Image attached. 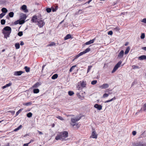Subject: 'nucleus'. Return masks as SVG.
Wrapping results in <instances>:
<instances>
[{
    "mask_svg": "<svg viewBox=\"0 0 146 146\" xmlns=\"http://www.w3.org/2000/svg\"><path fill=\"white\" fill-rule=\"evenodd\" d=\"M68 136V132L64 131L58 133L57 136L56 137L55 139L56 140H61L62 141H65L67 139V138Z\"/></svg>",
    "mask_w": 146,
    "mask_h": 146,
    "instance_id": "obj_1",
    "label": "nucleus"
},
{
    "mask_svg": "<svg viewBox=\"0 0 146 146\" xmlns=\"http://www.w3.org/2000/svg\"><path fill=\"white\" fill-rule=\"evenodd\" d=\"M81 118L80 117H76L75 118H71V122L70 124L72 126L74 127L75 125H77L78 124L76 123L77 121H79Z\"/></svg>",
    "mask_w": 146,
    "mask_h": 146,
    "instance_id": "obj_2",
    "label": "nucleus"
},
{
    "mask_svg": "<svg viewBox=\"0 0 146 146\" xmlns=\"http://www.w3.org/2000/svg\"><path fill=\"white\" fill-rule=\"evenodd\" d=\"M146 143L143 142L139 141L134 142L133 143V145L134 146H144Z\"/></svg>",
    "mask_w": 146,
    "mask_h": 146,
    "instance_id": "obj_3",
    "label": "nucleus"
},
{
    "mask_svg": "<svg viewBox=\"0 0 146 146\" xmlns=\"http://www.w3.org/2000/svg\"><path fill=\"white\" fill-rule=\"evenodd\" d=\"M121 63L122 62L120 61H119L117 63V64L115 66L112 71V73H114L118 68L119 67Z\"/></svg>",
    "mask_w": 146,
    "mask_h": 146,
    "instance_id": "obj_4",
    "label": "nucleus"
},
{
    "mask_svg": "<svg viewBox=\"0 0 146 146\" xmlns=\"http://www.w3.org/2000/svg\"><path fill=\"white\" fill-rule=\"evenodd\" d=\"M11 32L8 31H2V33L4 35V38L7 39L8 37H9V35L11 33Z\"/></svg>",
    "mask_w": 146,
    "mask_h": 146,
    "instance_id": "obj_5",
    "label": "nucleus"
},
{
    "mask_svg": "<svg viewBox=\"0 0 146 146\" xmlns=\"http://www.w3.org/2000/svg\"><path fill=\"white\" fill-rule=\"evenodd\" d=\"M44 22L42 20L38 21V25L40 27H42L44 25Z\"/></svg>",
    "mask_w": 146,
    "mask_h": 146,
    "instance_id": "obj_6",
    "label": "nucleus"
},
{
    "mask_svg": "<svg viewBox=\"0 0 146 146\" xmlns=\"http://www.w3.org/2000/svg\"><path fill=\"white\" fill-rule=\"evenodd\" d=\"M109 85L107 84H103L102 85L99 86L100 88L101 89H106L109 87Z\"/></svg>",
    "mask_w": 146,
    "mask_h": 146,
    "instance_id": "obj_7",
    "label": "nucleus"
},
{
    "mask_svg": "<svg viewBox=\"0 0 146 146\" xmlns=\"http://www.w3.org/2000/svg\"><path fill=\"white\" fill-rule=\"evenodd\" d=\"M24 73V72L21 71H15L14 72V75L15 76H20L21 75V74Z\"/></svg>",
    "mask_w": 146,
    "mask_h": 146,
    "instance_id": "obj_8",
    "label": "nucleus"
},
{
    "mask_svg": "<svg viewBox=\"0 0 146 146\" xmlns=\"http://www.w3.org/2000/svg\"><path fill=\"white\" fill-rule=\"evenodd\" d=\"M90 137L96 139L97 138V135L96 133V132L95 131H94L92 133Z\"/></svg>",
    "mask_w": 146,
    "mask_h": 146,
    "instance_id": "obj_9",
    "label": "nucleus"
},
{
    "mask_svg": "<svg viewBox=\"0 0 146 146\" xmlns=\"http://www.w3.org/2000/svg\"><path fill=\"white\" fill-rule=\"evenodd\" d=\"M2 31L11 32V29L10 27L6 26L3 28Z\"/></svg>",
    "mask_w": 146,
    "mask_h": 146,
    "instance_id": "obj_10",
    "label": "nucleus"
},
{
    "mask_svg": "<svg viewBox=\"0 0 146 146\" xmlns=\"http://www.w3.org/2000/svg\"><path fill=\"white\" fill-rule=\"evenodd\" d=\"M94 107L99 110H101L102 108V106L101 105L97 104H95Z\"/></svg>",
    "mask_w": 146,
    "mask_h": 146,
    "instance_id": "obj_11",
    "label": "nucleus"
},
{
    "mask_svg": "<svg viewBox=\"0 0 146 146\" xmlns=\"http://www.w3.org/2000/svg\"><path fill=\"white\" fill-rule=\"evenodd\" d=\"M124 53V52L123 50H121L120 52L119 53V54L118 55V57L120 58H122L123 55Z\"/></svg>",
    "mask_w": 146,
    "mask_h": 146,
    "instance_id": "obj_12",
    "label": "nucleus"
},
{
    "mask_svg": "<svg viewBox=\"0 0 146 146\" xmlns=\"http://www.w3.org/2000/svg\"><path fill=\"white\" fill-rule=\"evenodd\" d=\"M95 40V38L93 39L92 40H90V41L86 42L85 43V44L86 45H89L90 44H91L93 43H94Z\"/></svg>",
    "mask_w": 146,
    "mask_h": 146,
    "instance_id": "obj_13",
    "label": "nucleus"
},
{
    "mask_svg": "<svg viewBox=\"0 0 146 146\" xmlns=\"http://www.w3.org/2000/svg\"><path fill=\"white\" fill-rule=\"evenodd\" d=\"M40 84L38 82H36V84H35L33 86V88H36L38 87L40 85Z\"/></svg>",
    "mask_w": 146,
    "mask_h": 146,
    "instance_id": "obj_14",
    "label": "nucleus"
},
{
    "mask_svg": "<svg viewBox=\"0 0 146 146\" xmlns=\"http://www.w3.org/2000/svg\"><path fill=\"white\" fill-rule=\"evenodd\" d=\"M146 59V56L142 55L139 57V59L140 60H143Z\"/></svg>",
    "mask_w": 146,
    "mask_h": 146,
    "instance_id": "obj_15",
    "label": "nucleus"
},
{
    "mask_svg": "<svg viewBox=\"0 0 146 146\" xmlns=\"http://www.w3.org/2000/svg\"><path fill=\"white\" fill-rule=\"evenodd\" d=\"M21 9L23 10H25V12L28 11V10H27V6L25 5H23L21 7Z\"/></svg>",
    "mask_w": 146,
    "mask_h": 146,
    "instance_id": "obj_16",
    "label": "nucleus"
},
{
    "mask_svg": "<svg viewBox=\"0 0 146 146\" xmlns=\"http://www.w3.org/2000/svg\"><path fill=\"white\" fill-rule=\"evenodd\" d=\"M21 18L25 20L27 17L26 15L24 14H22L21 15Z\"/></svg>",
    "mask_w": 146,
    "mask_h": 146,
    "instance_id": "obj_17",
    "label": "nucleus"
},
{
    "mask_svg": "<svg viewBox=\"0 0 146 146\" xmlns=\"http://www.w3.org/2000/svg\"><path fill=\"white\" fill-rule=\"evenodd\" d=\"M71 36L70 35L68 34L64 38L65 40H67L71 38Z\"/></svg>",
    "mask_w": 146,
    "mask_h": 146,
    "instance_id": "obj_18",
    "label": "nucleus"
},
{
    "mask_svg": "<svg viewBox=\"0 0 146 146\" xmlns=\"http://www.w3.org/2000/svg\"><path fill=\"white\" fill-rule=\"evenodd\" d=\"M37 19V16L35 15H34L33 17L31 19V21L33 22H36V20Z\"/></svg>",
    "mask_w": 146,
    "mask_h": 146,
    "instance_id": "obj_19",
    "label": "nucleus"
},
{
    "mask_svg": "<svg viewBox=\"0 0 146 146\" xmlns=\"http://www.w3.org/2000/svg\"><path fill=\"white\" fill-rule=\"evenodd\" d=\"M130 50V48L129 46H128L127 47V48H126V49L125 51V54H127L129 52Z\"/></svg>",
    "mask_w": 146,
    "mask_h": 146,
    "instance_id": "obj_20",
    "label": "nucleus"
},
{
    "mask_svg": "<svg viewBox=\"0 0 146 146\" xmlns=\"http://www.w3.org/2000/svg\"><path fill=\"white\" fill-rule=\"evenodd\" d=\"M143 110L144 111H146V103L143 106V107L141 108L140 111Z\"/></svg>",
    "mask_w": 146,
    "mask_h": 146,
    "instance_id": "obj_21",
    "label": "nucleus"
},
{
    "mask_svg": "<svg viewBox=\"0 0 146 146\" xmlns=\"http://www.w3.org/2000/svg\"><path fill=\"white\" fill-rule=\"evenodd\" d=\"M33 93L35 94L38 93L39 92V90L38 88L35 89L33 90Z\"/></svg>",
    "mask_w": 146,
    "mask_h": 146,
    "instance_id": "obj_22",
    "label": "nucleus"
},
{
    "mask_svg": "<svg viewBox=\"0 0 146 146\" xmlns=\"http://www.w3.org/2000/svg\"><path fill=\"white\" fill-rule=\"evenodd\" d=\"M1 11L5 14L7 12V10L6 8H3L1 9Z\"/></svg>",
    "mask_w": 146,
    "mask_h": 146,
    "instance_id": "obj_23",
    "label": "nucleus"
},
{
    "mask_svg": "<svg viewBox=\"0 0 146 146\" xmlns=\"http://www.w3.org/2000/svg\"><path fill=\"white\" fill-rule=\"evenodd\" d=\"M58 77V74H55L54 75H53L52 77V79H55L57 78Z\"/></svg>",
    "mask_w": 146,
    "mask_h": 146,
    "instance_id": "obj_24",
    "label": "nucleus"
},
{
    "mask_svg": "<svg viewBox=\"0 0 146 146\" xmlns=\"http://www.w3.org/2000/svg\"><path fill=\"white\" fill-rule=\"evenodd\" d=\"M56 45V44L54 42H51L47 46H54Z\"/></svg>",
    "mask_w": 146,
    "mask_h": 146,
    "instance_id": "obj_25",
    "label": "nucleus"
},
{
    "mask_svg": "<svg viewBox=\"0 0 146 146\" xmlns=\"http://www.w3.org/2000/svg\"><path fill=\"white\" fill-rule=\"evenodd\" d=\"M24 69L27 72H29L30 71V68L27 66H26L25 67Z\"/></svg>",
    "mask_w": 146,
    "mask_h": 146,
    "instance_id": "obj_26",
    "label": "nucleus"
},
{
    "mask_svg": "<svg viewBox=\"0 0 146 146\" xmlns=\"http://www.w3.org/2000/svg\"><path fill=\"white\" fill-rule=\"evenodd\" d=\"M68 94L70 96H72L74 94V93L73 91H70L68 92Z\"/></svg>",
    "mask_w": 146,
    "mask_h": 146,
    "instance_id": "obj_27",
    "label": "nucleus"
},
{
    "mask_svg": "<svg viewBox=\"0 0 146 146\" xmlns=\"http://www.w3.org/2000/svg\"><path fill=\"white\" fill-rule=\"evenodd\" d=\"M14 13L13 12H11L9 13V16L10 17H12L13 16Z\"/></svg>",
    "mask_w": 146,
    "mask_h": 146,
    "instance_id": "obj_28",
    "label": "nucleus"
},
{
    "mask_svg": "<svg viewBox=\"0 0 146 146\" xmlns=\"http://www.w3.org/2000/svg\"><path fill=\"white\" fill-rule=\"evenodd\" d=\"M15 46L16 49H18L20 48V45L19 43H16L15 44Z\"/></svg>",
    "mask_w": 146,
    "mask_h": 146,
    "instance_id": "obj_29",
    "label": "nucleus"
},
{
    "mask_svg": "<svg viewBox=\"0 0 146 146\" xmlns=\"http://www.w3.org/2000/svg\"><path fill=\"white\" fill-rule=\"evenodd\" d=\"M22 127V125H20L19 127H18L17 128H16L14 130V131H17L19 130Z\"/></svg>",
    "mask_w": 146,
    "mask_h": 146,
    "instance_id": "obj_30",
    "label": "nucleus"
},
{
    "mask_svg": "<svg viewBox=\"0 0 146 146\" xmlns=\"http://www.w3.org/2000/svg\"><path fill=\"white\" fill-rule=\"evenodd\" d=\"M76 66V65H74L72 66L70 69L69 70V71L70 72H72V71L74 70V68Z\"/></svg>",
    "mask_w": 146,
    "mask_h": 146,
    "instance_id": "obj_31",
    "label": "nucleus"
},
{
    "mask_svg": "<svg viewBox=\"0 0 146 146\" xmlns=\"http://www.w3.org/2000/svg\"><path fill=\"white\" fill-rule=\"evenodd\" d=\"M115 99H116L115 98V97H114L113 98L111 99V100H108L106 101L105 102L106 103H108V102H110L112 101L113 100Z\"/></svg>",
    "mask_w": 146,
    "mask_h": 146,
    "instance_id": "obj_32",
    "label": "nucleus"
},
{
    "mask_svg": "<svg viewBox=\"0 0 146 146\" xmlns=\"http://www.w3.org/2000/svg\"><path fill=\"white\" fill-rule=\"evenodd\" d=\"M19 20V24H20L21 25L23 24L25 22V21L24 20L22 19L21 20Z\"/></svg>",
    "mask_w": 146,
    "mask_h": 146,
    "instance_id": "obj_33",
    "label": "nucleus"
},
{
    "mask_svg": "<svg viewBox=\"0 0 146 146\" xmlns=\"http://www.w3.org/2000/svg\"><path fill=\"white\" fill-rule=\"evenodd\" d=\"M27 115L28 117H32V113L31 112H29L27 114Z\"/></svg>",
    "mask_w": 146,
    "mask_h": 146,
    "instance_id": "obj_34",
    "label": "nucleus"
},
{
    "mask_svg": "<svg viewBox=\"0 0 146 146\" xmlns=\"http://www.w3.org/2000/svg\"><path fill=\"white\" fill-rule=\"evenodd\" d=\"M1 23L2 25H4L5 23V21L4 19H2L1 21Z\"/></svg>",
    "mask_w": 146,
    "mask_h": 146,
    "instance_id": "obj_35",
    "label": "nucleus"
},
{
    "mask_svg": "<svg viewBox=\"0 0 146 146\" xmlns=\"http://www.w3.org/2000/svg\"><path fill=\"white\" fill-rule=\"evenodd\" d=\"M46 10L47 13H49L51 11L52 9L50 8H48L46 9Z\"/></svg>",
    "mask_w": 146,
    "mask_h": 146,
    "instance_id": "obj_36",
    "label": "nucleus"
},
{
    "mask_svg": "<svg viewBox=\"0 0 146 146\" xmlns=\"http://www.w3.org/2000/svg\"><path fill=\"white\" fill-rule=\"evenodd\" d=\"M97 80H94L92 81L91 82V84H92L94 85L96 84L97 83Z\"/></svg>",
    "mask_w": 146,
    "mask_h": 146,
    "instance_id": "obj_37",
    "label": "nucleus"
},
{
    "mask_svg": "<svg viewBox=\"0 0 146 146\" xmlns=\"http://www.w3.org/2000/svg\"><path fill=\"white\" fill-rule=\"evenodd\" d=\"M32 104L31 102H29L25 104H23L25 105L26 106H28L30 105H31Z\"/></svg>",
    "mask_w": 146,
    "mask_h": 146,
    "instance_id": "obj_38",
    "label": "nucleus"
},
{
    "mask_svg": "<svg viewBox=\"0 0 146 146\" xmlns=\"http://www.w3.org/2000/svg\"><path fill=\"white\" fill-rule=\"evenodd\" d=\"M22 109H20L19 110H18L16 113V116H17L20 113V112L22 111Z\"/></svg>",
    "mask_w": 146,
    "mask_h": 146,
    "instance_id": "obj_39",
    "label": "nucleus"
},
{
    "mask_svg": "<svg viewBox=\"0 0 146 146\" xmlns=\"http://www.w3.org/2000/svg\"><path fill=\"white\" fill-rule=\"evenodd\" d=\"M132 67L133 69H137L139 68V67L136 66L135 65H133L132 66Z\"/></svg>",
    "mask_w": 146,
    "mask_h": 146,
    "instance_id": "obj_40",
    "label": "nucleus"
},
{
    "mask_svg": "<svg viewBox=\"0 0 146 146\" xmlns=\"http://www.w3.org/2000/svg\"><path fill=\"white\" fill-rule=\"evenodd\" d=\"M81 86L83 87H84L86 85V84L84 82H83L81 84Z\"/></svg>",
    "mask_w": 146,
    "mask_h": 146,
    "instance_id": "obj_41",
    "label": "nucleus"
},
{
    "mask_svg": "<svg viewBox=\"0 0 146 146\" xmlns=\"http://www.w3.org/2000/svg\"><path fill=\"white\" fill-rule=\"evenodd\" d=\"M90 48H86L84 51L85 52V53H86L90 51Z\"/></svg>",
    "mask_w": 146,
    "mask_h": 146,
    "instance_id": "obj_42",
    "label": "nucleus"
},
{
    "mask_svg": "<svg viewBox=\"0 0 146 146\" xmlns=\"http://www.w3.org/2000/svg\"><path fill=\"white\" fill-rule=\"evenodd\" d=\"M92 67V66H88L87 71V73H88L90 71Z\"/></svg>",
    "mask_w": 146,
    "mask_h": 146,
    "instance_id": "obj_43",
    "label": "nucleus"
},
{
    "mask_svg": "<svg viewBox=\"0 0 146 146\" xmlns=\"http://www.w3.org/2000/svg\"><path fill=\"white\" fill-rule=\"evenodd\" d=\"M56 117L58 119H60V120H64V119H63V118L61 116H58Z\"/></svg>",
    "mask_w": 146,
    "mask_h": 146,
    "instance_id": "obj_44",
    "label": "nucleus"
},
{
    "mask_svg": "<svg viewBox=\"0 0 146 146\" xmlns=\"http://www.w3.org/2000/svg\"><path fill=\"white\" fill-rule=\"evenodd\" d=\"M23 35V32L22 31H20L18 33V35L20 36H21Z\"/></svg>",
    "mask_w": 146,
    "mask_h": 146,
    "instance_id": "obj_45",
    "label": "nucleus"
},
{
    "mask_svg": "<svg viewBox=\"0 0 146 146\" xmlns=\"http://www.w3.org/2000/svg\"><path fill=\"white\" fill-rule=\"evenodd\" d=\"M145 37V34L144 33H142L141 35L140 36L141 39H143Z\"/></svg>",
    "mask_w": 146,
    "mask_h": 146,
    "instance_id": "obj_46",
    "label": "nucleus"
},
{
    "mask_svg": "<svg viewBox=\"0 0 146 146\" xmlns=\"http://www.w3.org/2000/svg\"><path fill=\"white\" fill-rule=\"evenodd\" d=\"M5 15V13H3L0 14V19L2 18Z\"/></svg>",
    "mask_w": 146,
    "mask_h": 146,
    "instance_id": "obj_47",
    "label": "nucleus"
},
{
    "mask_svg": "<svg viewBox=\"0 0 146 146\" xmlns=\"http://www.w3.org/2000/svg\"><path fill=\"white\" fill-rule=\"evenodd\" d=\"M108 96L109 94L105 93L103 94V98L107 97H108Z\"/></svg>",
    "mask_w": 146,
    "mask_h": 146,
    "instance_id": "obj_48",
    "label": "nucleus"
},
{
    "mask_svg": "<svg viewBox=\"0 0 146 146\" xmlns=\"http://www.w3.org/2000/svg\"><path fill=\"white\" fill-rule=\"evenodd\" d=\"M141 22L146 23V18L143 19L141 21Z\"/></svg>",
    "mask_w": 146,
    "mask_h": 146,
    "instance_id": "obj_49",
    "label": "nucleus"
},
{
    "mask_svg": "<svg viewBox=\"0 0 146 146\" xmlns=\"http://www.w3.org/2000/svg\"><path fill=\"white\" fill-rule=\"evenodd\" d=\"M12 83L11 82L9 83V84H6L5 85L6 87L10 86L12 85Z\"/></svg>",
    "mask_w": 146,
    "mask_h": 146,
    "instance_id": "obj_50",
    "label": "nucleus"
},
{
    "mask_svg": "<svg viewBox=\"0 0 146 146\" xmlns=\"http://www.w3.org/2000/svg\"><path fill=\"white\" fill-rule=\"evenodd\" d=\"M113 32L112 31H109L108 33V35H112L113 34Z\"/></svg>",
    "mask_w": 146,
    "mask_h": 146,
    "instance_id": "obj_51",
    "label": "nucleus"
},
{
    "mask_svg": "<svg viewBox=\"0 0 146 146\" xmlns=\"http://www.w3.org/2000/svg\"><path fill=\"white\" fill-rule=\"evenodd\" d=\"M85 52H84V51H83L82 52H80V53H79V54H80V55H80V56H82V55H83V54H85Z\"/></svg>",
    "mask_w": 146,
    "mask_h": 146,
    "instance_id": "obj_52",
    "label": "nucleus"
},
{
    "mask_svg": "<svg viewBox=\"0 0 146 146\" xmlns=\"http://www.w3.org/2000/svg\"><path fill=\"white\" fill-rule=\"evenodd\" d=\"M14 24H15V25H17V24H19V20H18L17 21H15L14 22Z\"/></svg>",
    "mask_w": 146,
    "mask_h": 146,
    "instance_id": "obj_53",
    "label": "nucleus"
},
{
    "mask_svg": "<svg viewBox=\"0 0 146 146\" xmlns=\"http://www.w3.org/2000/svg\"><path fill=\"white\" fill-rule=\"evenodd\" d=\"M145 133V131H144L141 135V137H145V136H146V135H145L144 136V134Z\"/></svg>",
    "mask_w": 146,
    "mask_h": 146,
    "instance_id": "obj_54",
    "label": "nucleus"
},
{
    "mask_svg": "<svg viewBox=\"0 0 146 146\" xmlns=\"http://www.w3.org/2000/svg\"><path fill=\"white\" fill-rule=\"evenodd\" d=\"M132 133L133 135H135L136 134V132L135 131H133L132 132Z\"/></svg>",
    "mask_w": 146,
    "mask_h": 146,
    "instance_id": "obj_55",
    "label": "nucleus"
},
{
    "mask_svg": "<svg viewBox=\"0 0 146 146\" xmlns=\"http://www.w3.org/2000/svg\"><path fill=\"white\" fill-rule=\"evenodd\" d=\"M9 112H10L13 115L15 113V111H9Z\"/></svg>",
    "mask_w": 146,
    "mask_h": 146,
    "instance_id": "obj_56",
    "label": "nucleus"
},
{
    "mask_svg": "<svg viewBox=\"0 0 146 146\" xmlns=\"http://www.w3.org/2000/svg\"><path fill=\"white\" fill-rule=\"evenodd\" d=\"M57 9L56 8V9H54V8H53L52 9V12H54V11H56V10Z\"/></svg>",
    "mask_w": 146,
    "mask_h": 146,
    "instance_id": "obj_57",
    "label": "nucleus"
},
{
    "mask_svg": "<svg viewBox=\"0 0 146 146\" xmlns=\"http://www.w3.org/2000/svg\"><path fill=\"white\" fill-rule=\"evenodd\" d=\"M80 55V54H79L78 55H76L75 58V59H77V58L78 57H79V56H80V55Z\"/></svg>",
    "mask_w": 146,
    "mask_h": 146,
    "instance_id": "obj_58",
    "label": "nucleus"
},
{
    "mask_svg": "<svg viewBox=\"0 0 146 146\" xmlns=\"http://www.w3.org/2000/svg\"><path fill=\"white\" fill-rule=\"evenodd\" d=\"M142 49L146 51V47H142Z\"/></svg>",
    "mask_w": 146,
    "mask_h": 146,
    "instance_id": "obj_59",
    "label": "nucleus"
},
{
    "mask_svg": "<svg viewBox=\"0 0 146 146\" xmlns=\"http://www.w3.org/2000/svg\"><path fill=\"white\" fill-rule=\"evenodd\" d=\"M24 44V43L23 41H21L20 43V45L21 46L23 45Z\"/></svg>",
    "mask_w": 146,
    "mask_h": 146,
    "instance_id": "obj_60",
    "label": "nucleus"
},
{
    "mask_svg": "<svg viewBox=\"0 0 146 146\" xmlns=\"http://www.w3.org/2000/svg\"><path fill=\"white\" fill-rule=\"evenodd\" d=\"M29 144L28 143L24 144L23 146H28Z\"/></svg>",
    "mask_w": 146,
    "mask_h": 146,
    "instance_id": "obj_61",
    "label": "nucleus"
},
{
    "mask_svg": "<svg viewBox=\"0 0 146 146\" xmlns=\"http://www.w3.org/2000/svg\"><path fill=\"white\" fill-rule=\"evenodd\" d=\"M115 29L116 31H118L119 30V29L117 27L115 28Z\"/></svg>",
    "mask_w": 146,
    "mask_h": 146,
    "instance_id": "obj_62",
    "label": "nucleus"
},
{
    "mask_svg": "<svg viewBox=\"0 0 146 146\" xmlns=\"http://www.w3.org/2000/svg\"><path fill=\"white\" fill-rule=\"evenodd\" d=\"M38 132L39 134L40 135H42L43 134L40 131H38Z\"/></svg>",
    "mask_w": 146,
    "mask_h": 146,
    "instance_id": "obj_63",
    "label": "nucleus"
},
{
    "mask_svg": "<svg viewBox=\"0 0 146 146\" xmlns=\"http://www.w3.org/2000/svg\"><path fill=\"white\" fill-rule=\"evenodd\" d=\"M92 0H89L88 1V2L87 3H88V4H89L91 1H92Z\"/></svg>",
    "mask_w": 146,
    "mask_h": 146,
    "instance_id": "obj_64",
    "label": "nucleus"
}]
</instances>
